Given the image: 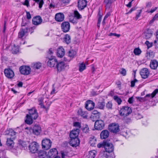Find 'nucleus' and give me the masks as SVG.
I'll use <instances>...</instances> for the list:
<instances>
[{
    "label": "nucleus",
    "mask_w": 158,
    "mask_h": 158,
    "mask_svg": "<svg viewBox=\"0 0 158 158\" xmlns=\"http://www.w3.org/2000/svg\"><path fill=\"white\" fill-rule=\"evenodd\" d=\"M55 20L57 21H62L64 19V15L61 13H57L55 15Z\"/></svg>",
    "instance_id": "4be33fe9"
},
{
    "label": "nucleus",
    "mask_w": 158,
    "mask_h": 158,
    "mask_svg": "<svg viewBox=\"0 0 158 158\" xmlns=\"http://www.w3.org/2000/svg\"><path fill=\"white\" fill-rule=\"evenodd\" d=\"M106 142H103L102 143H99L97 145V147L98 148H100L101 147H104L106 144Z\"/></svg>",
    "instance_id": "6e6d98bb"
},
{
    "label": "nucleus",
    "mask_w": 158,
    "mask_h": 158,
    "mask_svg": "<svg viewBox=\"0 0 158 158\" xmlns=\"http://www.w3.org/2000/svg\"><path fill=\"white\" fill-rule=\"evenodd\" d=\"M64 41L66 44H68L71 42V38L70 35L66 34L64 38Z\"/></svg>",
    "instance_id": "f704fd0d"
},
{
    "label": "nucleus",
    "mask_w": 158,
    "mask_h": 158,
    "mask_svg": "<svg viewBox=\"0 0 158 158\" xmlns=\"http://www.w3.org/2000/svg\"><path fill=\"white\" fill-rule=\"evenodd\" d=\"M138 81V80L136 79H135L134 80V81H132L131 82V87H133L135 86V83L137 82Z\"/></svg>",
    "instance_id": "13d9d810"
},
{
    "label": "nucleus",
    "mask_w": 158,
    "mask_h": 158,
    "mask_svg": "<svg viewBox=\"0 0 158 158\" xmlns=\"http://www.w3.org/2000/svg\"><path fill=\"white\" fill-rule=\"evenodd\" d=\"M97 141L96 139L94 136H92L89 138V142L90 145L94 146L96 144Z\"/></svg>",
    "instance_id": "2f4dec72"
},
{
    "label": "nucleus",
    "mask_w": 158,
    "mask_h": 158,
    "mask_svg": "<svg viewBox=\"0 0 158 158\" xmlns=\"http://www.w3.org/2000/svg\"><path fill=\"white\" fill-rule=\"evenodd\" d=\"M94 103L92 101L89 100L87 102L85 107L89 110H92L94 106Z\"/></svg>",
    "instance_id": "412c9836"
},
{
    "label": "nucleus",
    "mask_w": 158,
    "mask_h": 158,
    "mask_svg": "<svg viewBox=\"0 0 158 158\" xmlns=\"http://www.w3.org/2000/svg\"><path fill=\"white\" fill-rule=\"evenodd\" d=\"M135 117L137 119H140L142 118V115L139 113H137L135 114Z\"/></svg>",
    "instance_id": "864d4df0"
},
{
    "label": "nucleus",
    "mask_w": 158,
    "mask_h": 158,
    "mask_svg": "<svg viewBox=\"0 0 158 158\" xmlns=\"http://www.w3.org/2000/svg\"><path fill=\"white\" fill-rule=\"evenodd\" d=\"M61 1L63 3L66 4L69 2L70 0H61Z\"/></svg>",
    "instance_id": "e2e57ef3"
},
{
    "label": "nucleus",
    "mask_w": 158,
    "mask_h": 158,
    "mask_svg": "<svg viewBox=\"0 0 158 158\" xmlns=\"http://www.w3.org/2000/svg\"><path fill=\"white\" fill-rule=\"evenodd\" d=\"M80 141L78 138H70V144L73 147H76L80 144Z\"/></svg>",
    "instance_id": "9b49d317"
},
{
    "label": "nucleus",
    "mask_w": 158,
    "mask_h": 158,
    "mask_svg": "<svg viewBox=\"0 0 158 158\" xmlns=\"http://www.w3.org/2000/svg\"><path fill=\"white\" fill-rule=\"evenodd\" d=\"M6 144L8 146L12 147L14 145L13 140L10 138H7L6 141Z\"/></svg>",
    "instance_id": "e433bc0d"
},
{
    "label": "nucleus",
    "mask_w": 158,
    "mask_h": 158,
    "mask_svg": "<svg viewBox=\"0 0 158 158\" xmlns=\"http://www.w3.org/2000/svg\"><path fill=\"white\" fill-rule=\"evenodd\" d=\"M61 26L62 31L64 32L68 31L70 29L69 23L67 22L63 23Z\"/></svg>",
    "instance_id": "a211bd4d"
},
{
    "label": "nucleus",
    "mask_w": 158,
    "mask_h": 158,
    "mask_svg": "<svg viewBox=\"0 0 158 158\" xmlns=\"http://www.w3.org/2000/svg\"><path fill=\"white\" fill-rule=\"evenodd\" d=\"M104 123L101 120H97L94 123V128L98 130H102L104 127Z\"/></svg>",
    "instance_id": "423d86ee"
},
{
    "label": "nucleus",
    "mask_w": 158,
    "mask_h": 158,
    "mask_svg": "<svg viewBox=\"0 0 158 158\" xmlns=\"http://www.w3.org/2000/svg\"><path fill=\"white\" fill-rule=\"evenodd\" d=\"M69 21L70 22L74 24H76L77 23L78 19L74 17H70L69 18Z\"/></svg>",
    "instance_id": "4c0bfd02"
},
{
    "label": "nucleus",
    "mask_w": 158,
    "mask_h": 158,
    "mask_svg": "<svg viewBox=\"0 0 158 158\" xmlns=\"http://www.w3.org/2000/svg\"><path fill=\"white\" fill-rule=\"evenodd\" d=\"M108 128L110 131L114 133L118 132L120 130L119 124L115 123L110 124L109 125Z\"/></svg>",
    "instance_id": "7ed1b4c3"
},
{
    "label": "nucleus",
    "mask_w": 158,
    "mask_h": 158,
    "mask_svg": "<svg viewBox=\"0 0 158 158\" xmlns=\"http://www.w3.org/2000/svg\"><path fill=\"white\" fill-rule=\"evenodd\" d=\"M158 93V89H155L151 94H149L146 95V98H154Z\"/></svg>",
    "instance_id": "72a5a7b5"
},
{
    "label": "nucleus",
    "mask_w": 158,
    "mask_h": 158,
    "mask_svg": "<svg viewBox=\"0 0 158 158\" xmlns=\"http://www.w3.org/2000/svg\"><path fill=\"white\" fill-rule=\"evenodd\" d=\"M76 54V52L73 50H71L69 51L68 52V55L71 58L73 57L74 56H75Z\"/></svg>",
    "instance_id": "a19ab883"
},
{
    "label": "nucleus",
    "mask_w": 158,
    "mask_h": 158,
    "mask_svg": "<svg viewBox=\"0 0 158 158\" xmlns=\"http://www.w3.org/2000/svg\"><path fill=\"white\" fill-rule=\"evenodd\" d=\"M29 115L34 119H36L38 117L37 110L34 108H32L29 110Z\"/></svg>",
    "instance_id": "9d476101"
},
{
    "label": "nucleus",
    "mask_w": 158,
    "mask_h": 158,
    "mask_svg": "<svg viewBox=\"0 0 158 158\" xmlns=\"http://www.w3.org/2000/svg\"><path fill=\"white\" fill-rule=\"evenodd\" d=\"M79 133V129L78 128L74 129L71 131L70 134V138H78L77 137Z\"/></svg>",
    "instance_id": "2eb2a0df"
},
{
    "label": "nucleus",
    "mask_w": 158,
    "mask_h": 158,
    "mask_svg": "<svg viewBox=\"0 0 158 158\" xmlns=\"http://www.w3.org/2000/svg\"><path fill=\"white\" fill-rule=\"evenodd\" d=\"M120 35L119 34H117L116 33H110L109 35V36H117L118 37H119L120 36Z\"/></svg>",
    "instance_id": "bf43d9fd"
},
{
    "label": "nucleus",
    "mask_w": 158,
    "mask_h": 158,
    "mask_svg": "<svg viewBox=\"0 0 158 158\" xmlns=\"http://www.w3.org/2000/svg\"><path fill=\"white\" fill-rule=\"evenodd\" d=\"M67 66V64H65L64 62L60 61L58 62L56 64V68L58 71L60 72L63 71Z\"/></svg>",
    "instance_id": "0eeeda50"
},
{
    "label": "nucleus",
    "mask_w": 158,
    "mask_h": 158,
    "mask_svg": "<svg viewBox=\"0 0 158 158\" xmlns=\"http://www.w3.org/2000/svg\"><path fill=\"white\" fill-rule=\"evenodd\" d=\"M12 52L13 53L16 54L19 52V47L14 45L12 49Z\"/></svg>",
    "instance_id": "ea45409f"
},
{
    "label": "nucleus",
    "mask_w": 158,
    "mask_h": 158,
    "mask_svg": "<svg viewBox=\"0 0 158 158\" xmlns=\"http://www.w3.org/2000/svg\"><path fill=\"white\" fill-rule=\"evenodd\" d=\"M33 133L36 135H39L41 132V127L38 125H35L32 129Z\"/></svg>",
    "instance_id": "f3484780"
},
{
    "label": "nucleus",
    "mask_w": 158,
    "mask_h": 158,
    "mask_svg": "<svg viewBox=\"0 0 158 158\" xmlns=\"http://www.w3.org/2000/svg\"><path fill=\"white\" fill-rule=\"evenodd\" d=\"M154 42V43H157L158 44V31L156 32V39Z\"/></svg>",
    "instance_id": "774afa93"
},
{
    "label": "nucleus",
    "mask_w": 158,
    "mask_h": 158,
    "mask_svg": "<svg viewBox=\"0 0 158 158\" xmlns=\"http://www.w3.org/2000/svg\"><path fill=\"white\" fill-rule=\"evenodd\" d=\"M57 61L54 57L49 59L48 62V65L50 67H53L57 63Z\"/></svg>",
    "instance_id": "dca6fc26"
},
{
    "label": "nucleus",
    "mask_w": 158,
    "mask_h": 158,
    "mask_svg": "<svg viewBox=\"0 0 158 158\" xmlns=\"http://www.w3.org/2000/svg\"><path fill=\"white\" fill-rule=\"evenodd\" d=\"M4 73L5 76L8 78L11 79L15 75L14 72L10 69H5Z\"/></svg>",
    "instance_id": "1a4fd4ad"
},
{
    "label": "nucleus",
    "mask_w": 158,
    "mask_h": 158,
    "mask_svg": "<svg viewBox=\"0 0 158 158\" xmlns=\"http://www.w3.org/2000/svg\"><path fill=\"white\" fill-rule=\"evenodd\" d=\"M39 147L38 144L35 142H32L29 146V148L30 151L33 153L37 152Z\"/></svg>",
    "instance_id": "20e7f679"
},
{
    "label": "nucleus",
    "mask_w": 158,
    "mask_h": 158,
    "mask_svg": "<svg viewBox=\"0 0 158 158\" xmlns=\"http://www.w3.org/2000/svg\"><path fill=\"white\" fill-rule=\"evenodd\" d=\"M149 74V72L148 69L143 68L140 72V74L142 78L143 79L147 78Z\"/></svg>",
    "instance_id": "4468645a"
},
{
    "label": "nucleus",
    "mask_w": 158,
    "mask_h": 158,
    "mask_svg": "<svg viewBox=\"0 0 158 158\" xmlns=\"http://www.w3.org/2000/svg\"><path fill=\"white\" fill-rule=\"evenodd\" d=\"M115 0H104V3L105 4L106 9H109L111 5V3Z\"/></svg>",
    "instance_id": "c756f323"
},
{
    "label": "nucleus",
    "mask_w": 158,
    "mask_h": 158,
    "mask_svg": "<svg viewBox=\"0 0 158 158\" xmlns=\"http://www.w3.org/2000/svg\"><path fill=\"white\" fill-rule=\"evenodd\" d=\"M58 152L56 149L53 148L51 149L48 153V157L50 158H52L57 156Z\"/></svg>",
    "instance_id": "ddd939ff"
},
{
    "label": "nucleus",
    "mask_w": 158,
    "mask_h": 158,
    "mask_svg": "<svg viewBox=\"0 0 158 158\" xmlns=\"http://www.w3.org/2000/svg\"><path fill=\"white\" fill-rule=\"evenodd\" d=\"M105 144L104 148L106 151L109 153L112 152L114 150L112 144L107 142H106Z\"/></svg>",
    "instance_id": "f8f14e48"
},
{
    "label": "nucleus",
    "mask_w": 158,
    "mask_h": 158,
    "mask_svg": "<svg viewBox=\"0 0 158 158\" xmlns=\"http://www.w3.org/2000/svg\"><path fill=\"white\" fill-rule=\"evenodd\" d=\"M113 98L118 103V105L121 104L122 101L117 96H114Z\"/></svg>",
    "instance_id": "a18cd8bd"
},
{
    "label": "nucleus",
    "mask_w": 158,
    "mask_h": 158,
    "mask_svg": "<svg viewBox=\"0 0 158 158\" xmlns=\"http://www.w3.org/2000/svg\"><path fill=\"white\" fill-rule=\"evenodd\" d=\"M155 56L154 53L151 51H149L147 52L146 54V57L147 59L149 60L153 58Z\"/></svg>",
    "instance_id": "7c9ffc66"
},
{
    "label": "nucleus",
    "mask_w": 158,
    "mask_h": 158,
    "mask_svg": "<svg viewBox=\"0 0 158 158\" xmlns=\"http://www.w3.org/2000/svg\"><path fill=\"white\" fill-rule=\"evenodd\" d=\"M158 66V62L156 60H152L150 62V66L153 69H156Z\"/></svg>",
    "instance_id": "393cba45"
},
{
    "label": "nucleus",
    "mask_w": 158,
    "mask_h": 158,
    "mask_svg": "<svg viewBox=\"0 0 158 158\" xmlns=\"http://www.w3.org/2000/svg\"><path fill=\"white\" fill-rule=\"evenodd\" d=\"M26 119L25 120V123L29 125L33 123V120L32 118L29 116V114H27L26 115Z\"/></svg>",
    "instance_id": "473e14b6"
},
{
    "label": "nucleus",
    "mask_w": 158,
    "mask_h": 158,
    "mask_svg": "<svg viewBox=\"0 0 158 158\" xmlns=\"http://www.w3.org/2000/svg\"><path fill=\"white\" fill-rule=\"evenodd\" d=\"M31 69L28 66H23L19 68V71L23 75H28L31 72Z\"/></svg>",
    "instance_id": "39448f33"
},
{
    "label": "nucleus",
    "mask_w": 158,
    "mask_h": 158,
    "mask_svg": "<svg viewBox=\"0 0 158 158\" xmlns=\"http://www.w3.org/2000/svg\"><path fill=\"white\" fill-rule=\"evenodd\" d=\"M87 2L86 0H78L77 7L79 10H82L86 6Z\"/></svg>",
    "instance_id": "6e6552de"
},
{
    "label": "nucleus",
    "mask_w": 158,
    "mask_h": 158,
    "mask_svg": "<svg viewBox=\"0 0 158 158\" xmlns=\"http://www.w3.org/2000/svg\"><path fill=\"white\" fill-rule=\"evenodd\" d=\"M132 112L131 108L128 106H123L119 111V113L122 116L125 117L130 114Z\"/></svg>",
    "instance_id": "f257e3e1"
},
{
    "label": "nucleus",
    "mask_w": 158,
    "mask_h": 158,
    "mask_svg": "<svg viewBox=\"0 0 158 158\" xmlns=\"http://www.w3.org/2000/svg\"><path fill=\"white\" fill-rule=\"evenodd\" d=\"M85 69V64L84 63H82L80 64L79 66V70L81 72Z\"/></svg>",
    "instance_id": "c03bdc74"
},
{
    "label": "nucleus",
    "mask_w": 158,
    "mask_h": 158,
    "mask_svg": "<svg viewBox=\"0 0 158 158\" xmlns=\"http://www.w3.org/2000/svg\"><path fill=\"white\" fill-rule=\"evenodd\" d=\"M41 67V64L40 63H36L33 65V68L35 69H39Z\"/></svg>",
    "instance_id": "49530a36"
},
{
    "label": "nucleus",
    "mask_w": 158,
    "mask_h": 158,
    "mask_svg": "<svg viewBox=\"0 0 158 158\" xmlns=\"http://www.w3.org/2000/svg\"><path fill=\"white\" fill-rule=\"evenodd\" d=\"M78 114L83 118H86L87 117V114L86 112L84 111L81 109H79L77 112Z\"/></svg>",
    "instance_id": "c85d7f7f"
},
{
    "label": "nucleus",
    "mask_w": 158,
    "mask_h": 158,
    "mask_svg": "<svg viewBox=\"0 0 158 158\" xmlns=\"http://www.w3.org/2000/svg\"><path fill=\"white\" fill-rule=\"evenodd\" d=\"M73 126L77 127L76 128H78L79 129L81 127V124L78 122H74L73 123Z\"/></svg>",
    "instance_id": "09e8293b"
},
{
    "label": "nucleus",
    "mask_w": 158,
    "mask_h": 158,
    "mask_svg": "<svg viewBox=\"0 0 158 158\" xmlns=\"http://www.w3.org/2000/svg\"><path fill=\"white\" fill-rule=\"evenodd\" d=\"M109 135V132L107 130L102 131L100 134L101 139H104L107 138Z\"/></svg>",
    "instance_id": "bb28decb"
},
{
    "label": "nucleus",
    "mask_w": 158,
    "mask_h": 158,
    "mask_svg": "<svg viewBox=\"0 0 158 158\" xmlns=\"http://www.w3.org/2000/svg\"><path fill=\"white\" fill-rule=\"evenodd\" d=\"M89 128L87 125H85V127L82 129V131L84 133L88 132L89 131Z\"/></svg>",
    "instance_id": "8fccbe9b"
},
{
    "label": "nucleus",
    "mask_w": 158,
    "mask_h": 158,
    "mask_svg": "<svg viewBox=\"0 0 158 158\" xmlns=\"http://www.w3.org/2000/svg\"><path fill=\"white\" fill-rule=\"evenodd\" d=\"M119 72L120 74L123 76H125L126 75L127 71L124 68L121 69Z\"/></svg>",
    "instance_id": "3c124183"
},
{
    "label": "nucleus",
    "mask_w": 158,
    "mask_h": 158,
    "mask_svg": "<svg viewBox=\"0 0 158 158\" xmlns=\"http://www.w3.org/2000/svg\"><path fill=\"white\" fill-rule=\"evenodd\" d=\"M146 98V96H145L144 98H138V99H139V100L140 101H143L145 100H147L148 99L147 98Z\"/></svg>",
    "instance_id": "680f3d73"
},
{
    "label": "nucleus",
    "mask_w": 158,
    "mask_h": 158,
    "mask_svg": "<svg viewBox=\"0 0 158 158\" xmlns=\"http://www.w3.org/2000/svg\"><path fill=\"white\" fill-rule=\"evenodd\" d=\"M52 142L49 139H44L42 141V148L48 150L51 147Z\"/></svg>",
    "instance_id": "f03ea898"
},
{
    "label": "nucleus",
    "mask_w": 158,
    "mask_h": 158,
    "mask_svg": "<svg viewBox=\"0 0 158 158\" xmlns=\"http://www.w3.org/2000/svg\"><path fill=\"white\" fill-rule=\"evenodd\" d=\"M96 153V152L95 150L90 151L88 156V158H94Z\"/></svg>",
    "instance_id": "c9c22d12"
},
{
    "label": "nucleus",
    "mask_w": 158,
    "mask_h": 158,
    "mask_svg": "<svg viewBox=\"0 0 158 158\" xmlns=\"http://www.w3.org/2000/svg\"><path fill=\"white\" fill-rule=\"evenodd\" d=\"M28 29L27 27L21 29L19 33L18 37L19 38L23 39L26 33L27 32Z\"/></svg>",
    "instance_id": "5701e85b"
},
{
    "label": "nucleus",
    "mask_w": 158,
    "mask_h": 158,
    "mask_svg": "<svg viewBox=\"0 0 158 158\" xmlns=\"http://www.w3.org/2000/svg\"><path fill=\"white\" fill-rule=\"evenodd\" d=\"M105 105V100L102 99L98 102L97 103V107L98 108L100 109L103 110L104 109Z\"/></svg>",
    "instance_id": "a878e982"
},
{
    "label": "nucleus",
    "mask_w": 158,
    "mask_h": 158,
    "mask_svg": "<svg viewBox=\"0 0 158 158\" xmlns=\"http://www.w3.org/2000/svg\"><path fill=\"white\" fill-rule=\"evenodd\" d=\"M141 52V51L139 48H135L134 50V53L135 55H139Z\"/></svg>",
    "instance_id": "37998d69"
},
{
    "label": "nucleus",
    "mask_w": 158,
    "mask_h": 158,
    "mask_svg": "<svg viewBox=\"0 0 158 158\" xmlns=\"http://www.w3.org/2000/svg\"><path fill=\"white\" fill-rule=\"evenodd\" d=\"M157 9V7H153L152 8L151 10L150 11H147V12L148 13H152L155 11Z\"/></svg>",
    "instance_id": "4d7b16f0"
},
{
    "label": "nucleus",
    "mask_w": 158,
    "mask_h": 158,
    "mask_svg": "<svg viewBox=\"0 0 158 158\" xmlns=\"http://www.w3.org/2000/svg\"><path fill=\"white\" fill-rule=\"evenodd\" d=\"M32 23L35 25H38L41 24L42 21V19L40 16H37L33 18Z\"/></svg>",
    "instance_id": "6ab92c4d"
},
{
    "label": "nucleus",
    "mask_w": 158,
    "mask_h": 158,
    "mask_svg": "<svg viewBox=\"0 0 158 158\" xmlns=\"http://www.w3.org/2000/svg\"><path fill=\"white\" fill-rule=\"evenodd\" d=\"M65 54V51L62 47H59L57 50V55L59 58L62 57Z\"/></svg>",
    "instance_id": "aec40b11"
},
{
    "label": "nucleus",
    "mask_w": 158,
    "mask_h": 158,
    "mask_svg": "<svg viewBox=\"0 0 158 158\" xmlns=\"http://www.w3.org/2000/svg\"><path fill=\"white\" fill-rule=\"evenodd\" d=\"M74 17L78 20L82 18V16L77 10H75L74 12Z\"/></svg>",
    "instance_id": "58836bf2"
},
{
    "label": "nucleus",
    "mask_w": 158,
    "mask_h": 158,
    "mask_svg": "<svg viewBox=\"0 0 158 158\" xmlns=\"http://www.w3.org/2000/svg\"><path fill=\"white\" fill-rule=\"evenodd\" d=\"M43 100V98L42 97H41L38 99V101L39 102V105L41 107L44 108H45V107L44 106L42 103Z\"/></svg>",
    "instance_id": "de8ad7c7"
},
{
    "label": "nucleus",
    "mask_w": 158,
    "mask_h": 158,
    "mask_svg": "<svg viewBox=\"0 0 158 158\" xmlns=\"http://www.w3.org/2000/svg\"><path fill=\"white\" fill-rule=\"evenodd\" d=\"M38 158H48L46 152L43 150H41L38 153Z\"/></svg>",
    "instance_id": "cd10ccee"
},
{
    "label": "nucleus",
    "mask_w": 158,
    "mask_h": 158,
    "mask_svg": "<svg viewBox=\"0 0 158 158\" xmlns=\"http://www.w3.org/2000/svg\"><path fill=\"white\" fill-rule=\"evenodd\" d=\"M145 44L147 45L148 48H150L152 46V44L150 43L149 41H146Z\"/></svg>",
    "instance_id": "69168bd1"
},
{
    "label": "nucleus",
    "mask_w": 158,
    "mask_h": 158,
    "mask_svg": "<svg viewBox=\"0 0 158 158\" xmlns=\"http://www.w3.org/2000/svg\"><path fill=\"white\" fill-rule=\"evenodd\" d=\"M142 12V10H140L139 11V12L138 13V14H137L136 15V16L135 18V19L136 20H137L138 19V18L140 16V14Z\"/></svg>",
    "instance_id": "052dcab7"
},
{
    "label": "nucleus",
    "mask_w": 158,
    "mask_h": 158,
    "mask_svg": "<svg viewBox=\"0 0 158 158\" xmlns=\"http://www.w3.org/2000/svg\"><path fill=\"white\" fill-rule=\"evenodd\" d=\"M121 135L126 138L128 137V134L127 131H122Z\"/></svg>",
    "instance_id": "603ef678"
},
{
    "label": "nucleus",
    "mask_w": 158,
    "mask_h": 158,
    "mask_svg": "<svg viewBox=\"0 0 158 158\" xmlns=\"http://www.w3.org/2000/svg\"><path fill=\"white\" fill-rule=\"evenodd\" d=\"M112 102H108V103L106 104V107L108 109H111L112 108Z\"/></svg>",
    "instance_id": "5fc2aeb1"
},
{
    "label": "nucleus",
    "mask_w": 158,
    "mask_h": 158,
    "mask_svg": "<svg viewBox=\"0 0 158 158\" xmlns=\"http://www.w3.org/2000/svg\"><path fill=\"white\" fill-rule=\"evenodd\" d=\"M6 133L11 136H13L15 135L16 132L13 129H9V130L6 131Z\"/></svg>",
    "instance_id": "79ce46f5"
},
{
    "label": "nucleus",
    "mask_w": 158,
    "mask_h": 158,
    "mask_svg": "<svg viewBox=\"0 0 158 158\" xmlns=\"http://www.w3.org/2000/svg\"><path fill=\"white\" fill-rule=\"evenodd\" d=\"M44 3V2L43 0H41L39 3V7L40 8H41Z\"/></svg>",
    "instance_id": "0e129e2a"
},
{
    "label": "nucleus",
    "mask_w": 158,
    "mask_h": 158,
    "mask_svg": "<svg viewBox=\"0 0 158 158\" xmlns=\"http://www.w3.org/2000/svg\"><path fill=\"white\" fill-rule=\"evenodd\" d=\"M152 34L153 31L152 30L148 29L144 32V37L146 39H149L152 36Z\"/></svg>",
    "instance_id": "b1692460"
},
{
    "label": "nucleus",
    "mask_w": 158,
    "mask_h": 158,
    "mask_svg": "<svg viewBox=\"0 0 158 158\" xmlns=\"http://www.w3.org/2000/svg\"><path fill=\"white\" fill-rule=\"evenodd\" d=\"M26 14L27 18L28 19H31V16L30 13L29 12H27Z\"/></svg>",
    "instance_id": "338daca9"
}]
</instances>
